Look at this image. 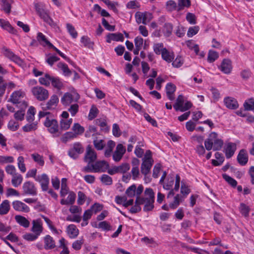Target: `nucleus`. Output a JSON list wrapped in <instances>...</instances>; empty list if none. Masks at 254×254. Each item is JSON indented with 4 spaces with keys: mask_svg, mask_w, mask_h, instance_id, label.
I'll use <instances>...</instances> for the list:
<instances>
[{
    "mask_svg": "<svg viewBox=\"0 0 254 254\" xmlns=\"http://www.w3.org/2000/svg\"><path fill=\"white\" fill-rule=\"evenodd\" d=\"M136 191V198L135 205L130 209V212L132 213L138 212L141 210L140 205L144 204L143 210L148 211L154 208L153 202L154 201V191Z\"/></svg>",
    "mask_w": 254,
    "mask_h": 254,
    "instance_id": "1",
    "label": "nucleus"
},
{
    "mask_svg": "<svg viewBox=\"0 0 254 254\" xmlns=\"http://www.w3.org/2000/svg\"><path fill=\"white\" fill-rule=\"evenodd\" d=\"M223 144V141L218 138V135L215 132L210 133L208 138L204 141L205 147L208 151L212 148L215 151L220 150L222 148Z\"/></svg>",
    "mask_w": 254,
    "mask_h": 254,
    "instance_id": "2",
    "label": "nucleus"
},
{
    "mask_svg": "<svg viewBox=\"0 0 254 254\" xmlns=\"http://www.w3.org/2000/svg\"><path fill=\"white\" fill-rule=\"evenodd\" d=\"M25 94L21 90L13 92L10 96L9 101L14 104L17 105L21 109L26 108L28 106L26 102L23 100Z\"/></svg>",
    "mask_w": 254,
    "mask_h": 254,
    "instance_id": "3",
    "label": "nucleus"
},
{
    "mask_svg": "<svg viewBox=\"0 0 254 254\" xmlns=\"http://www.w3.org/2000/svg\"><path fill=\"white\" fill-rule=\"evenodd\" d=\"M44 5L42 3H35V8L39 15L42 18L45 22L53 26L55 25V23L49 16L47 11L44 8Z\"/></svg>",
    "mask_w": 254,
    "mask_h": 254,
    "instance_id": "4",
    "label": "nucleus"
},
{
    "mask_svg": "<svg viewBox=\"0 0 254 254\" xmlns=\"http://www.w3.org/2000/svg\"><path fill=\"white\" fill-rule=\"evenodd\" d=\"M80 99L79 95L76 92H66L61 98L62 103L65 106H69L73 102H77Z\"/></svg>",
    "mask_w": 254,
    "mask_h": 254,
    "instance_id": "5",
    "label": "nucleus"
},
{
    "mask_svg": "<svg viewBox=\"0 0 254 254\" xmlns=\"http://www.w3.org/2000/svg\"><path fill=\"white\" fill-rule=\"evenodd\" d=\"M44 125L48 128V131L51 133L55 134L54 136H59L61 134V132H59V125L56 120L50 119L49 117H47L44 122Z\"/></svg>",
    "mask_w": 254,
    "mask_h": 254,
    "instance_id": "6",
    "label": "nucleus"
},
{
    "mask_svg": "<svg viewBox=\"0 0 254 254\" xmlns=\"http://www.w3.org/2000/svg\"><path fill=\"white\" fill-rule=\"evenodd\" d=\"M31 91L34 97L40 101H45L48 98V91L42 87H34L32 88Z\"/></svg>",
    "mask_w": 254,
    "mask_h": 254,
    "instance_id": "7",
    "label": "nucleus"
},
{
    "mask_svg": "<svg viewBox=\"0 0 254 254\" xmlns=\"http://www.w3.org/2000/svg\"><path fill=\"white\" fill-rule=\"evenodd\" d=\"M84 149L81 143L77 142L72 144V146L68 151V155L73 159L78 158L79 155L84 152Z\"/></svg>",
    "mask_w": 254,
    "mask_h": 254,
    "instance_id": "8",
    "label": "nucleus"
},
{
    "mask_svg": "<svg viewBox=\"0 0 254 254\" xmlns=\"http://www.w3.org/2000/svg\"><path fill=\"white\" fill-rule=\"evenodd\" d=\"M136 21L138 24L141 23L147 24L152 19V15L148 12H141L137 11L135 14Z\"/></svg>",
    "mask_w": 254,
    "mask_h": 254,
    "instance_id": "9",
    "label": "nucleus"
},
{
    "mask_svg": "<svg viewBox=\"0 0 254 254\" xmlns=\"http://www.w3.org/2000/svg\"><path fill=\"white\" fill-rule=\"evenodd\" d=\"M97 154L91 146L88 145L84 157V160L88 164L94 162L97 159Z\"/></svg>",
    "mask_w": 254,
    "mask_h": 254,
    "instance_id": "10",
    "label": "nucleus"
},
{
    "mask_svg": "<svg viewBox=\"0 0 254 254\" xmlns=\"http://www.w3.org/2000/svg\"><path fill=\"white\" fill-rule=\"evenodd\" d=\"M92 167L95 172H104L109 168V164L104 160L98 161L92 164Z\"/></svg>",
    "mask_w": 254,
    "mask_h": 254,
    "instance_id": "11",
    "label": "nucleus"
},
{
    "mask_svg": "<svg viewBox=\"0 0 254 254\" xmlns=\"http://www.w3.org/2000/svg\"><path fill=\"white\" fill-rule=\"evenodd\" d=\"M59 101V100L58 96L56 95H53L47 104L43 105L44 106L42 107L43 110L45 111L47 110L55 109L57 106Z\"/></svg>",
    "mask_w": 254,
    "mask_h": 254,
    "instance_id": "12",
    "label": "nucleus"
},
{
    "mask_svg": "<svg viewBox=\"0 0 254 254\" xmlns=\"http://www.w3.org/2000/svg\"><path fill=\"white\" fill-rule=\"evenodd\" d=\"M218 68L223 73L229 74L231 73L232 69V65L231 60L228 59H224Z\"/></svg>",
    "mask_w": 254,
    "mask_h": 254,
    "instance_id": "13",
    "label": "nucleus"
},
{
    "mask_svg": "<svg viewBox=\"0 0 254 254\" xmlns=\"http://www.w3.org/2000/svg\"><path fill=\"white\" fill-rule=\"evenodd\" d=\"M35 180L39 182L43 190H47L48 189L49 179L46 174L38 175L35 178Z\"/></svg>",
    "mask_w": 254,
    "mask_h": 254,
    "instance_id": "14",
    "label": "nucleus"
},
{
    "mask_svg": "<svg viewBox=\"0 0 254 254\" xmlns=\"http://www.w3.org/2000/svg\"><path fill=\"white\" fill-rule=\"evenodd\" d=\"M13 3V0H0V10L6 14H9Z\"/></svg>",
    "mask_w": 254,
    "mask_h": 254,
    "instance_id": "15",
    "label": "nucleus"
},
{
    "mask_svg": "<svg viewBox=\"0 0 254 254\" xmlns=\"http://www.w3.org/2000/svg\"><path fill=\"white\" fill-rule=\"evenodd\" d=\"M3 50V54L6 57L18 64H20L22 63V61L21 59L18 56L15 55L9 49L4 48Z\"/></svg>",
    "mask_w": 254,
    "mask_h": 254,
    "instance_id": "16",
    "label": "nucleus"
},
{
    "mask_svg": "<svg viewBox=\"0 0 254 254\" xmlns=\"http://www.w3.org/2000/svg\"><path fill=\"white\" fill-rule=\"evenodd\" d=\"M12 206L16 211L24 212H28L30 211L29 207L25 203L20 201H14L12 202Z\"/></svg>",
    "mask_w": 254,
    "mask_h": 254,
    "instance_id": "17",
    "label": "nucleus"
},
{
    "mask_svg": "<svg viewBox=\"0 0 254 254\" xmlns=\"http://www.w3.org/2000/svg\"><path fill=\"white\" fill-rule=\"evenodd\" d=\"M153 162V161H150L148 159H143V162L141 165V172L145 176L150 172Z\"/></svg>",
    "mask_w": 254,
    "mask_h": 254,
    "instance_id": "18",
    "label": "nucleus"
},
{
    "mask_svg": "<svg viewBox=\"0 0 254 254\" xmlns=\"http://www.w3.org/2000/svg\"><path fill=\"white\" fill-rule=\"evenodd\" d=\"M238 163L242 165H245L248 161V155L245 149H241L237 156Z\"/></svg>",
    "mask_w": 254,
    "mask_h": 254,
    "instance_id": "19",
    "label": "nucleus"
},
{
    "mask_svg": "<svg viewBox=\"0 0 254 254\" xmlns=\"http://www.w3.org/2000/svg\"><path fill=\"white\" fill-rule=\"evenodd\" d=\"M224 102L226 106L230 109H236L239 107L237 101L232 97H228L225 98Z\"/></svg>",
    "mask_w": 254,
    "mask_h": 254,
    "instance_id": "20",
    "label": "nucleus"
},
{
    "mask_svg": "<svg viewBox=\"0 0 254 254\" xmlns=\"http://www.w3.org/2000/svg\"><path fill=\"white\" fill-rule=\"evenodd\" d=\"M45 249L51 250L56 247V243L53 238L50 235H46L44 238Z\"/></svg>",
    "mask_w": 254,
    "mask_h": 254,
    "instance_id": "21",
    "label": "nucleus"
},
{
    "mask_svg": "<svg viewBox=\"0 0 254 254\" xmlns=\"http://www.w3.org/2000/svg\"><path fill=\"white\" fill-rule=\"evenodd\" d=\"M0 26L10 33L16 34V30L14 29L8 21L0 19Z\"/></svg>",
    "mask_w": 254,
    "mask_h": 254,
    "instance_id": "22",
    "label": "nucleus"
},
{
    "mask_svg": "<svg viewBox=\"0 0 254 254\" xmlns=\"http://www.w3.org/2000/svg\"><path fill=\"white\" fill-rule=\"evenodd\" d=\"M176 89V86L172 83H168L166 86V94L168 98L170 100H173L175 99L174 93Z\"/></svg>",
    "mask_w": 254,
    "mask_h": 254,
    "instance_id": "23",
    "label": "nucleus"
},
{
    "mask_svg": "<svg viewBox=\"0 0 254 254\" xmlns=\"http://www.w3.org/2000/svg\"><path fill=\"white\" fill-rule=\"evenodd\" d=\"M236 149V145L235 143L229 142L227 144L225 148V155L227 158H231L234 154Z\"/></svg>",
    "mask_w": 254,
    "mask_h": 254,
    "instance_id": "24",
    "label": "nucleus"
},
{
    "mask_svg": "<svg viewBox=\"0 0 254 254\" xmlns=\"http://www.w3.org/2000/svg\"><path fill=\"white\" fill-rule=\"evenodd\" d=\"M32 231L39 236L42 231L41 220L40 219L34 220L32 222Z\"/></svg>",
    "mask_w": 254,
    "mask_h": 254,
    "instance_id": "25",
    "label": "nucleus"
},
{
    "mask_svg": "<svg viewBox=\"0 0 254 254\" xmlns=\"http://www.w3.org/2000/svg\"><path fill=\"white\" fill-rule=\"evenodd\" d=\"M124 40L123 35L121 33L109 34L107 36V42L110 43L111 40L115 41H122Z\"/></svg>",
    "mask_w": 254,
    "mask_h": 254,
    "instance_id": "26",
    "label": "nucleus"
},
{
    "mask_svg": "<svg viewBox=\"0 0 254 254\" xmlns=\"http://www.w3.org/2000/svg\"><path fill=\"white\" fill-rule=\"evenodd\" d=\"M162 58L167 63H171L173 62L175 55L173 52H170L166 49H164L162 53Z\"/></svg>",
    "mask_w": 254,
    "mask_h": 254,
    "instance_id": "27",
    "label": "nucleus"
},
{
    "mask_svg": "<svg viewBox=\"0 0 254 254\" xmlns=\"http://www.w3.org/2000/svg\"><path fill=\"white\" fill-rule=\"evenodd\" d=\"M67 242L64 238H62L59 240V245L58 248L62 249L63 250L60 252V254H69V251L67 247Z\"/></svg>",
    "mask_w": 254,
    "mask_h": 254,
    "instance_id": "28",
    "label": "nucleus"
},
{
    "mask_svg": "<svg viewBox=\"0 0 254 254\" xmlns=\"http://www.w3.org/2000/svg\"><path fill=\"white\" fill-rule=\"evenodd\" d=\"M76 195L73 191H70L66 199H62L61 203L63 205L72 204L75 199Z\"/></svg>",
    "mask_w": 254,
    "mask_h": 254,
    "instance_id": "29",
    "label": "nucleus"
},
{
    "mask_svg": "<svg viewBox=\"0 0 254 254\" xmlns=\"http://www.w3.org/2000/svg\"><path fill=\"white\" fill-rule=\"evenodd\" d=\"M15 219L19 225L24 228H28L30 225V222L24 216L16 215Z\"/></svg>",
    "mask_w": 254,
    "mask_h": 254,
    "instance_id": "30",
    "label": "nucleus"
},
{
    "mask_svg": "<svg viewBox=\"0 0 254 254\" xmlns=\"http://www.w3.org/2000/svg\"><path fill=\"white\" fill-rule=\"evenodd\" d=\"M10 209L9 201L8 200H4L0 204V215H5L8 213Z\"/></svg>",
    "mask_w": 254,
    "mask_h": 254,
    "instance_id": "31",
    "label": "nucleus"
},
{
    "mask_svg": "<svg viewBox=\"0 0 254 254\" xmlns=\"http://www.w3.org/2000/svg\"><path fill=\"white\" fill-rule=\"evenodd\" d=\"M67 233L70 238H75L78 235L79 231L76 226L73 224L69 225L67 227Z\"/></svg>",
    "mask_w": 254,
    "mask_h": 254,
    "instance_id": "32",
    "label": "nucleus"
},
{
    "mask_svg": "<svg viewBox=\"0 0 254 254\" xmlns=\"http://www.w3.org/2000/svg\"><path fill=\"white\" fill-rule=\"evenodd\" d=\"M37 41L43 46L52 45V44L47 39L45 36L42 33L39 32L37 34Z\"/></svg>",
    "mask_w": 254,
    "mask_h": 254,
    "instance_id": "33",
    "label": "nucleus"
},
{
    "mask_svg": "<svg viewBox=\"0 0 254 254\" xmlns=\"http://www.w3.org/2000/svg\"><path fill=\"white\" fill-rule=\"evenodd\" d=\"M57 66L63 71L65 76H69L71 75L72 71L69 69L66 64L63 63H59L58 64Z\"/></svg>",
    "mask_w": 254,
    "mask_h": 254,
    "instance_id": "34",
    "label": "nucleus"
},
{
    "mask_svg": "<svg viewBox=\"0 0 254 254\" xmlns=\"http://www.w3.org/2000/svg\"><path fill=\"white\" fill-rule=\"evenodd\" d=\"M37 128V122H33L27 124L22 127V129L25 132H30L34 131Z\"/></svg>",
    "mask_w": 254,
    "mask_h": 254,
    "instance_id": "35",
    "label": "nucleus"
},
{
    "mask_svg": "<svg viewBox=\"0 0 254 254\" xmlns=\"http://www.w3.org/2000/svg\"><path fill=\"white\" fill-rule=\"evenodd\" d=\"M36 194V191H23V193H20L18 191H7L6 193L7 196H10L12 195L19 196V195H35Z\"/></svg>",
    "mask_w": 254,
    "mask_h": 254,
    "instance_id": "36",
    "label": "nucleus"
},
{
    "mask_svg": "<svg viewBox=\"0 0 254 254\" xmlns=\"http://www.w3.org/2000/svg\"><path fill=\"white\" fill-rule=\"evenodd\" d=\"M183 196L182 194H177L174 197V201L169 204L170 208L172 209L176 208L180 204V202L182 201Z\"/></svg>",
    "mask_w": 254,
    "mask_h": 254,
    "instance_id": "37",
    "label": "nucleus"
},
{
    "mask_svg": "<svg viewBox=\"0 0 254 254\" xmlns=\"http://www.w3.org/2000/svg\"><path fill=\"white\" fill-rule=\"evenodd\" d=\"M178 5H177V3L173 0H170L167 1L166 4V8L167 11L169 12H172L174 10L178 11Z\"/></svg>",
    "mask_w": 254,
    "mask_h": 254,
    "instance_id": "38",
    "label": "nucleus"
},
{
    "mask_svg": "<svg viewBox=\"0 0 254 254\" xmlns=\"http://www.w3.org/2000/svg\"><path fill=\"white\" fill-rule=\"evenodd\" d=\"M74 131L73 133L77 137V135L82 134L84 131V128L81 126L78 123H75L72 128Z\"/></svg>",
    "mask_w": 254,
    "mask_h": 254,
    "instance_id": "39",
    "label": "nucleus"
},
{
    "mask_svg": "<svg viewBox=\"0 0 254 254\" xmlns=\"http://www.w3.org/2000/svg\"><path fill=\"white\" fill-rule=\"evenodd\" d=\"M174 179L173 177L168 176L165 182L162 183L163 185V188L166 190H170L174 184Z\"/></svg>",
    "mask_w": 254,
    "mask_h": 254,
    "instance_id": "40",
    "label": "nucleus"
},
{
    "mask_svg": "<svg viewBox=\"0 0 254 254\" xmlns=\"http://www.w3.org/2000/svg\"><path fill=\"white\" fill-rule=\"evenodd\" d=\"M76 136L74 134H73V132L68 131L65 133L62 137L61 138V140L65 143L68 141L74 138H76Z\"/></svg>",
    "mask_w": 254,
    "mask_h": 254,
    "instance_id": "41",
    "label": "nucleus"
},
{
    "mask_svg": "<svg viewBox=\"0 0 254 254\" xmlns=\"http://www.w3.org/2000/svg\"><path fill=\"white\" fill-rule=\"evenodd\" d=\"M72 122V119H70L68 120L62 119L60 121V128L62 130H66L68 129Z\"/></svg>",
    "mask_w": 254,
    "mask_h": 254,
    "instance_id": "42",
    "label": "nucleus"
},
{
    "mask_svg": "<svg viewBox=\"0 0 254 254\" xmlns=\"http://www.w3.org/2000/svg\"><path fill=\"white\" fill-rule=\"evenodd\" d=\"M31 157L33 160L41 166H43L44 165V160L42 156L40 155L38 153H35L31 154Z\"/></svg>",
    "mask_w": 254,
    "mask_h": 254,
    "instance_id": "43",
    "label": "nucleus"
},
{
    "mask_svg": "<svg viewBox=\"0 0 254 254\" xmlns=\"http://www.w3.org/2000/svg\"><path fill=\"white\" fill-rule=\"evenodd\" d=\"M22 177L20 174H17L14 176H12L11 183L13 186L15 187H17L20 185L22 181Z\"/></svg>",
    "mask_w": 254,
    "mask_h": 254,
    "instance_id": "44",
    "label": "nucleus"
},
{
    "mask_svg": "<svg viewBox=\"0 0 254 254\" xmlns=\"http://www.w3.org/2000/svg\"><path fill=\"white\" fill-rule=\"evenodd\" d=\"M118 173L125 174L130 169V165L127 163L122 164L117 166Z\"/></svg>",
    "mask_w": 254,
    "mask_h": 254,
    "instance_id": "45",
    "label": "nucleus"
},
{
    "mask_svg": "<svg viewBox=\"0 0 254 254\" xmlns=\"http://www.w3.org/2000/svg\"><path fill=\"white\" fill-rule=\"evenodd\" d=\"M218 53L214 51L210 50L208 52L207 60L209 63H213L218 58Z\"/></svg>",
    "mask_w": 254,
    "mask_h": 254,
    "instance_id": "46",
    "label": "nucleus"
},
{
    "mask_svg": "<svg viewBox=\"0 0 254 254\" xmlns=\"http://www.w3.org/2000/svg\"><path fill=\"white\" fill-rule=\"evenodd\" d=\"M190 5V0H179L178 1V11L182 10L185 7H189Z\"/></svg>",
    "mask_w": 254,
    "mask_h": 254,
    "instance_id": "47",
    "label": "nucleus"
},
{
    "mask_svg": "<svg viewBox=\"0 0 254 254\" xmlns=\"http://www.w3.org/2000/svg\"><path fill=\"white\" fill-rule=\"evenodd\" d=\"M239 210L241 213L245 217H247L249 216L250 208L245 204L241 203L240 204Z\"/></svg>",
    "mask_w": 254,
    "mask_h": 254,
    "instance_id": "48",
    "label": "nucleus"
},
{
    "mask_svg": "<svg viewBox=\"0 0 254 254\" xmlns=\"http://www.w3.org/2000/svg\"><path fill=\"white\" fill-rule=\"evenodd\" d=\"M245 109L247 111L254 110V99L251 98L244 104Z\"/></svg>",
    "mask_w": 254,
    "mask_h": 254,
    "instance_id": "49",
    "label": "nucleus"
},
{
    "mask_svg": "<svg viewBox=\"0 0 254 254\" xmlns=\"http://www.w3.org/2000/svg\"><path fill=\"white\" fill-rule=\"evenodd\" d=\"M51 80V77L50 75L46 74L44 77H40L39 81L40 84L45 86H49L50 85Z\"/></svg>",
    "mask_w": 254,
    "mask_h": 254,
    "instance_id": "50",
    "label": "nucleus"
},
{
    "mask_svg": "<svg viewBox=\"0 0 254 254\" xmlns=\"http://www.w3.org/2000/svg\"><path fill=\"white\" fill-rule=\"evenodd\" d=\"M93 144L95 147L98 150H101L104 148L105 146V141L103 140H94Z\"/></svg>",
    "mask_w": 254,
    "mask_h": 254,
    "instance_id": "51",
    "label": "nucleus"
},
{
    "mask_svg": "<svg viewBox=\"0 0 254 254\" xmlns=\"http://www.w3.org/2000/svg\"><path fill=\"white\" fill-rule=\"evenodd\" d=\"M98 113V109L94 106H92L88 115V118L92 120L96 117Z\"/></svg>",
    "mask_w": 254,
    "mask_h": 254,
    "instance_id": "52",
    "label": "nucleus"
},
{
    "mask_svg": "<svg viewBox=\"0 0 254 254\" xmlns=\"http://www.w3.org/2000/svg\"><path fill=\"white\" fill-rule=\"evenodd\" d=\"M223 178L231 186L235 187L237 186V181L226 174L223 175Z\"/></svg>",
    "mask_w": 254,
    "mask_h": 254,
    "instance_id": "53",
    "label": "nucleus"
},
{
    "mask_svg": "<svg viewBox=\"0 0 254 254\" xmlns=\"http://www.w3.org/2000/svg\"><path fill=\"white\" fill-rule=\"evenodd\" d=\"M67 29L70 35L73 38H76L77 36V32L75 30L74 27L69 23L66 24Z\"/></svg>",
    "mask_w": 254,
    "mask_h": 254,
    "instance_id": "54",
    "label": "nucleus"
},
{
    "mask_svg": "<svg viewBox=\"0 0 254 254\" xmlns=\"http://www.w3.org/2000/svg\"><path fill=\"white\" fill-rule=\"evenodd\" d=\"M103 206L98 203H95L90 207V210H92L93 213L96 214L98 212L101 211L103 209Z\"/></svg>",
    "mask_w": 254,
    "mask_h": 254,
    "instance_id": "55",
    "label": "nucleus"
},
{
    "mask_svg": "<svg viewBox=\"0 0 254 254\" xmlns=\"http://www.w3.org/2000/svg\"><path fill=\"white\" fill-rule=\"evenodd\" d=\"M17 160L18 166L19 170L23 173L25 172L26 169L24 163V158L22 156H19Z\"/></svg>",
    "mask_w": 254,
    "mask_h": 254,
    "instance_id": "56",
    "label": "nucleus"
},
{
    "mask_svg": "<svg viewBox=\"0 0 254 254\" xmlns=\"http://www.w3.org/2000/svg\"><path fill=\"white\" fill-rule=\"evenodd\" d=\"M153 49L154 52L156 54L159 55L161 53V54L162 53L164 49L165 48L163 47V44L162 43H158L154 45Z\"/></svg>",
    "mask_w": 254,
    "mask_h": 254,
    "instance_id": "57",
    "label": "nucleus"
},
{
    "mask_svg": "<svg viewBox=\"0 0 254 254\" xmlns=\"http://www.w3.org/2000/svg\"><path fill=\"white\" fill-rule=\"evenodd\" d=\"M51 81L52 85L59 89H61L63 86V84L59 79L51 77Z\"/></svg>",
    "mask_w": 254,
    "mask_h": 254,
    "instance_id": "58",
    "label": "nucleus"
},
{
    "mask_svg": "<svg viewBox=\"0 0 254 254\" xmlns=\"http://www.w3.org/2000/svg\"><path fill=\"white\" fill-rule=\"evenodd\" d=\"M78 105L76 103H75L71 105L68 109V111L70 112L72 116H74L78 111Z\"/></svg>",
    "mask_w": 254,
    "mask_h": 254,
    "instance_id": "59",
    "label": "nucleus"
},
{
    "mask_svg": "<svg viewBox=\"0 0 254 254\" xmlns=\"http://www.w3.org/2000/svg\"><path fill=\"white\" fill-rule=\"evenodd\" d=\"M19 126L18 123L14 121V120H10L8 124V127L12 131L17 130L19 127Z\"/></svg>",
    "mask_w": 254,
    "mask_h": 254,
    "instance_id": "60",
    "label": "nucleus"
},
{
    "mask_svg": "<svg viewBox=\"0 0 254 254\" xmlns=\"http://www.w3.org/2000/svg\"><path fill=\"white\" fill-rule=\"evenodd\" d=\"M101 181L107 185H110L112 183V178L106 174H104L101 176Z\"/></svg>",
    "mask_w": 254,
    "mask_h": 254,
    "instance_id": "61",
    "label": "nucleus"
},
{
    "mask_svg": "<svg viewBox=\"0 0 254 254\" xmlns=\"http://www.w3.org/2000/svg\"><path fill=\"white\" fill-rule=\"evenodd\" d=\"M183 61L181 57H177L172 64V65L175 67H179L182 65Z\"/></svg>",
    "mask_w": 254,
    "mask_h": 254,
    "instance_id": "62",
    "label": "nucleus"
},
{
    "mask_svg": "<svg viewBox=\"0 0 254 254\" xmlns=\"http://www.w3.org/2000/svg\"><path fill=\"white\" fill-rule=\"evenodd\" d=\"M38 236L35 234L27 233L23 235V238L25 240L29 241H32L35 240Z\"/></svg>",
    "mask_w": 254,
    "mask_h": 254,
    "instance_id": "63",
    "label": "nucleus"
},
{
    "mask_svg": "<svg viewBox=\"0 0 254 254\" xmlns=\"http://www.w3.org/2000/svg\"><path fill=\"white\" fill-rule=\"evenodd\" d=\"M5 171L7 174H9L12 176H14L15 175L17 174L16 172V169L15 167L11 165H7L5 167Z\"/></svg>",
    "mask_w": 254,
    "mask_h": 254,
    "instance_id": "64",
    "label": "nucleus"
}]
</instances>
